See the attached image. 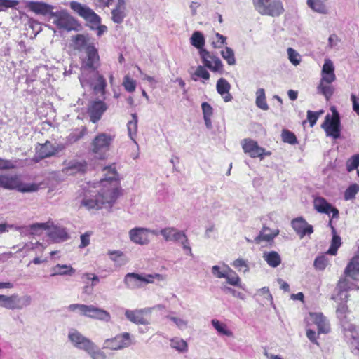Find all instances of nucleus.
I'll return each mask as SVG.
<instances>
[{"mask_svg": "<svg viewBox=\"0 0 359 359\" xmlns=\"http://www.w3.org/2000/svg\"><path fill=\"white\" fill-rule=\"evenodd\" d=\"M92 359H106V354L93 342L86 351Z\"/></svg>", "mask_w": 359, "mask_h": 359, "instance_id": "obj_42", "label": "nucleus"}, {"mask_svg": "<svg viewBox=\"0 0 359 359\" xmlns=\"http://www.w3.org/2000/svg\"><path fill=\"white\" fill-rule=\"evenodd\" d=\"M50 19L60 29L72 30L77 25L76 21L65 10L50 12Z\"/></svg>", "mask_w": 359, "mask_h": 359, "instance_id": "obj_11", "label": "nucleus"}, {"mask_svg": "<svg viewBox=\"0 0 359 359\" xmlns=\"http://www.w3.org/2000/svg\"><path fill=\"white\" fill-rule=\"evenodd\" d=\"M211 324L219 334L230 337L233 336V332L228 328L225 323H222L217 319H212L211 320Z\"/></svg>", "mask_w": 359, "mask_h": 359, "instance_id": "obj_38", "label": "nucleus"}, {"mask_svg": "<svg viewBox=\"0 0 359 359\" xmlns=\"http://www.w3.org/2000/svg\"><path fill=\"white\" fill-rule=\"evenodd\" d=\"M241 145L244 152L248 154L251 158H263L264 154H270V153L265 154V149L259 147L256 141L251 139H244L241 142Z\"/></svg>", "mask_w": 359, "mask_h": 359, "instance_id": "obj_19", "label": "nucleus"}, {"mask_svg": "<svg viewBox=\"0 0 359 359\" xmlns=\"http://www.w3.org/2000/svg\"><path fill=\"white\" fill-rule=\"evenodd\" d=\"M166 318L174 323L176 327L181 330H186L189 327V320L177 316H167Z\"/></svg>", "mask_w": 359, "mask_h": 359, "instance_id": "obj_44", "label": "nucleus"}, {"mask_svg": "<svg viewBox=\"0 0 359 359\" xmlns=\"http://www.w3.org/2000/svg\"><path fill=\"white\" fill-rule=\"evenodd\" d=\"M336 81L334 66L330 59H325L321 70V78L317 87L318 93L322 94L328 100L334 94V87L332 83Z\"/></svg>", "mask_w": 359, "mask_h": 359, "instance_id": "obj_2", "label": "nucleus"}, {"mask_svg": "<svg viewBox=\"0 0 359 359\" xmlns=\"http://www.w3.org/2000/svg\"><path fill=\"white\" fill-rule=\"evenodd\" d=\"M111 141L112 137L111 135L106 133L97 135L93 140L92 151L97 154L98 158H103L104 154L108 151Z\"/></svg>", "mask_w": 359, "mask_h": 359, "instance_id": "obj_13", "label": "nucleus"}, {"mask_svg": "<svg viewBox=\"0 0 359 359\" xmlns=\"http://www.w3.org/2000/svg\"><path fill=\"white\" fill-rule=\"evenodd\" d=\"M29 7L31 11L38 14H50L53 12V7L51 5L46 4L43 2H34L29 3Z\"/></svg>", "mask_w": 359, "mask_h": 359, "instance_id": "obj_31", "label": "nucleus"}, {"mask_svg": "<svg viewBox=\"0 0 359 359\" xmlns=\"http://www.w3.org/2000/svg\"><path fill=\"white\" fill-rule=\"evenodd\" d=\"M17 0H0V12L4 11L8 8H14L18 5Z\"/></svg>", "mask_w": 359, "mask_h": 359, "instance_id": "obj_58", "label": "nucleus"}, {"mask_svg": "<svg viewBox=\"0 0 359 359\" xmlns=\"http://www.w3.org/2000/svg\"><path fill=\"white\" fill-rule=\"evenodd\" d=\"M92 74L96 79L95 83H93L92 81H88L86 78H85L84 74L82 73L81 77L79 78L81 85L82 87L89 86L93 88L95 93H100L102 95H104L105 93V88L107 86V83L104 78L103 76L99 74L97 72H93Z\"/></svg>", "mask_w": 359, "mask_h": 359, "instance_id": "obj_16", "label": "nucleus"}, {"mask_svg": "<svg viewBox=\"0 0 359 359\" xmlns=\"http://www.w3.org/2000/svg\"><path fill=\"white\" fill-rule=\"evenodd\" d=\"M87 57L83 61L81 70L82 73L85 74L86 72L92 71L96 72V69L99 66L100 57L98 55L97 50L93 46H88L86 47Z\"/></svg>", "mask_w": 359, "mask_h": 359, "instance_id": "obj_14", "label": "nucleus"}, {"mask_svg": "<svg viewBox=\"0 0 359 359\" xmlns=\"http://www.w3.org/2000/svg\"><path fill=\"white\" fill-rule=\"evenodd\" d=\"M131 116L132 119L127 123L128 133L130 139L136 143L135 138L137 132L138 119L136 114H133Z\"/></svg>", "mask_w": 359, "mask_h": 359, "instance_id": "obj_40", "label": "nucleus"}, {"mask_svg": "<svg viewBox=\"0 0 359 359\" xmlns=\"http://www.w3.org/2000/svg\"><path fill=\"white\" fill-rule=\"evenodd\" d=\"M224 278L227 283L233 286H240L241 279L239 276L231 268L228 270Z\"/></svg>", "mask_w": 359, "mask_h": 359, "instance_id": "obj_48", "label": "nucleus"}, {"mask_svg": "<svg viewBox=\"0 0 359 359\" xmlns=\"http://www.w3.org/2000/svg\"><path fill=\"white\" fill-rule=\"evenodd\" d=\"M48 230V236L55 242H62L69 238V235L65 228L55 226L53 223V226Z\"/></svg>", "mask_w": 359, "mask_h": 359, "instance_id": "obj_27", "label": "nucleus"}, {"mask_svg": "<svg viewBox=\"0 0 359 359\" xmlns=\"http://www.w3.org/2000/svg\"><path fill=\"white\" fill-rule=\"evenodd\" d=\"M68 338L74 346L79 349L83 350L84 351H86L93 343L92 341L82 335L76 330H71L69 332Z\"/></svg>", "mask_w": 359, "mask_h": 359, "instance_id": "obj_22", "label": "nucleus"}, {"mask_svg": "<svg viewBox=\"0 0 359 359\" xmlns=\"http://www.w3.org/2000/svg\"><path fill=\"white\" fill-rule=\"evenodd\" d=\"M344 302H341L338 303V306L337 307L336 313L337 318L341 320V322L344 324L345 320L346 318V314L349 312L348 306L346 304L347 299H344ZM344 327H345V325H343ZM354 327L353 325H350L347 327L348 330H351ZM344 329H346V327H344Z\"/></svg>", "mask_w": 359, "mask_h": 359, "instance_id": "obj_32", "label": "nucleus"}, {"mask_svg": "<svg viewBox=\"0 0 359 359\" xmlns=\"http://www.w3.org/2000/svg\"><path fill=\"white\" fill-rule=\"evenodd\" d=\"M278 230H276L272 232L270 229L264 227L260 232L259 235L255 238V241L257 243H259L261 241H272L278 234Z\"/></svg>", "mask_w": 359, "mask_h": 359, "instance_id": "obj_41", "label": "nucleus"}, {"mask_svg": "<svg viewBox=\"0 0 359 359\" xmlns=\"http://www.w3.org/2000/svg\"><path fill=\"white\" fill-rule=\"evenodd\" d=\"M191 43L194 47L200 49V50L203 49V46L205 43V39L203 34L199 32H194L191 37Z\"/></svg>", "mask_w": 359, "mask_h": 359, "instance_id": "obj_46", "label": "nucleus"}, {"mask_svg": "<svg viewBox=\"0 0 359 359\" xmlns=\"http://www.w3.org/2000/svg\"><path fill=\"white\" fill-rule=\"evenodd\" d=\"M126 16V8L116 7L111 11V19L115 23H121Z\"/></svg>", "mask_w": 359, "mask_h": 359, "instance_id": "obj_45", "label": "nucleus"}, {"mask_svg": "<svg viewBox=\"0 0 359 359\" xmlns=\"http://www.w3.org/2000/svg\"><path fill=\"white\" fill-rule=\"evenodd\" d=\"M309 320L317 325L318 333L327 334L330 332V323L323 313H309Z\"/></svg>", "mask_w": 359, "mask_h": 359, "instance_id": "obj_23", "label": "nucleus"}, {"mask_svg": "<svg viewBox=\"0 0 359 359\" xmlns=\"http://www.w3.org/2000/svg\"><path fill=\"white\" fill-rule=\"evenodd\" d=\"M327 0H307V6L314 12L320 14H327L329 7L327 4Z\"/></svg>", "mask_w": 359, "mask_h": 359, "instance_id": "obj_30", "label": "nucleus"}, {"mask_svg": "<svg viewBox=\"0 0 359 359\" xmlns=\"http://www.w3.org/2000/svg\"><path fill=\"white\" fill-rule=\"evenodd\" d=\"M153 308H145L143 309L128 310L125 311L126 318L130 322L137 325H149V319L145 316L149 315Z\"/></svg>", "mask_w": 359, "mask_h": 359, "instance_id": "obj_15", "label": "nucleus"}, {"mask_svg": "<svg viewBox=\"0 0 359 359\" xmlns=\"http://www.w3.org/2000/svg\"><path fill=\"white\" fill-rule=\"evenodd\" d=\"M160 234L165 241L180 243L183 249L188 251L189 255H192L189 239L183 231H180L175 227H166L160 231Z\"/></svg>", "mask_w": 359, "mask_h": 359, "instance_id": "obj_9", "label": "nucleus"}, {"mask_svg": "<svg viewBox=\"0 0 359 359\" xmlns=\"http://www.w3.org/2000/svg\"><path fill=\"white\" fill-rule=\"evenodd\" d=\"M281 136L284 142H287L290 144H294L297 142V137L294 134L287 130H283Z\"/></svg>", "mask_w": 359, "mask_h": 359, "instance_id": "obj_54", "label": "nucleus"}, {"mask_svg": "<svg viewBox=\"0 0 359 359\" xmlns=\"http://www.w3.org/2000/svg\"><path fill=\"white\" fill-rule=\"evenodd\" d=\"M351 100L353 104V110L359 116V98L355 95L352 94Z\"/></svg>", "mask_w": 359, "mask_h": 359, "instance_id": "obj_64", "label": "nucleus"}, {"mask_svg": "<svg viewBox=\"0 0 359 359\" xmlns=\"http://www.w3.org/2000/svg\"><path fill=\"white\" fill-rule=\"evenodd\" d=\"M313 205L318 212L327 215L332 213V219L339 217V210L323 197L316 198L313 201Z\"/></svg>", "mask_w": 359, "mask_h": 359, "instance_id": "obj_21", "label": "nucleus"}, {"mask_svg": "<svg viewBox=\"0 0 359 359\" xmlns=\"http://www.w3.org/2000/svg\"><path fill=\"white\" fill-rule=\"evenodd\" d=\"M229 269V267L227 265H224L223 267L215 265L212 267V273L217 278H224Z\"/></svg>", "mask_w": 359, "mask_h": 359, "instance_id": "obj_49", "label": "nucleus"}, {"mask_svg": "<svg viewBox=\"0 0 359 359\" xmlns=\"http://www.w3.org/2000/svg\"><path fill=\"white\" fill-rule=\"evenodd\" d=\"M199 54L204 67H206L212 72H222L223 65L220 59L211 54L205 49H201Z\"/></svg>", "mask_w": 359, "mask_h": 359, "instance_id": "obj_17", "label": "nucleus"}, {"mask_svg": "<svg viewBox=\"0 0 359 359\" xmlns=\"http://www.w3.org/2000/svg\"><path fill=\"white\" fill-rule=\"evenodd\" d=\"M156 233L154 231H150L149 229L137 227L129 231L128 235L130 241L136 244L144 245H147L150 240L149 233Z\"/></svg>", "mask_w": 359, "mask_h": 359, "instance_id": "obj_18", "label": "nucleus"}, {"mask_svg": "<svg viewBox=\"0 0 359 359\" xmlns=\"http://www.w3.org/2000/svg\"><path fill=\"white\" fill-rule=\"evenodd\" d=\"M9 229H15V231H19L22 236H26L28 235H31L29 225L18 226H15L13 224H11V225H9Z\"/></svg>", "mask_w": 359, "mask_h": 359, "instance_id": "obj_59", "label": "nucleus"}, {"mask_svg": "<svg viewBox=\"0 0 359 359\" xmlns=\"http://www.w3.org/2000/svg\"><path fill=\"white\" fill-rule=\"evenodd\" d=\"M70 7L89 23V26L92 29L97 30V35L98 36H100L107 32V27L100 25V18L90 8L77 1H72Z\"/></svg>", "mask_w": 359, "mask_h": 359, "instance_id": "obj_3", "label": "nucleus"}, {"mask_svg": "<svg viewBox=\"0 0 359 359\" xmlns=\"http://www.w3.org/2000/svg\"><path fill=\"white\" fill-rule=\"evenodd\" d=\"M53 226V221L48 220L44 223H35L29 225L31 235L39 236L43 230L50 229Z\"/></svg>", "mask_w": 359, "mask_h": 359, "instance_id": "obj_37", "label": "nucleus"}, {"mask_svg": "<svg viewBox=\"0 0 359 359\" xmlns=\"http://www.w3.org/2000/svg\"><path fill=\"white\" fill-rule=\"evenodd\" d=\"M108 254L112 261L118 262L119 264H124L127 262V260L123 257L124 255L121 251H109Z\"/></svg>", "mask_w": 359, "mask_h": 359, "instance_id": "obj_52", "label": "nucleus"}, {"mask_svg": "<svg viewBox=\"0 0 359 359\" xmlns=\"http://www.w3.org/2000/svg\"><path fill=\"white\" fill-rule=\"evenodd\" d=\"M32 303V297L28 294L20 297L17 294L11 296L0 294V307L10 310H21Z\"/></svg>", "mask_w": 359, "mask_h": 359, "instance_id": "obj_8", "label": "nucleus"}, {"mask_svg": "<svg viewBox=\"0 0 359 359\" xmlns=\"http://www.w3.org/2000/svg\"><path fill=\"white\" fill-rule=\"evenodd\" d=\"M72 42L74 49L79 50H86V47L91 46L88 44V38L83 34H77L72 37Z\"/></svg>", "mask_w": 359, "mask_h": 359, "instance_id": "obj_39", "label": "nucleus"}, {"mask_svg": "<svg viewBox=\"0 0 359 359\" xmlns=\"http://www.w3.org/2000/svg\"><path fill=\"white\" fill-rule=\"evenodd\" d=\"M292 226L301 238H303L306 234H311L313 231V226L308 224L302 217L293 219Z\"/></svg>", "mask_w": 359, "mask_h": 359, "instance_id": "obj_25", "label": "nucleus"}, {"mask_svg": "<svg viewBox=\"0 0 359 359\" xmlns=\"http://www.w3.org/2000/svg\"><path fill=\"white\" fill-rule=\"evenodd\" d=\"M194 75L203 78L205 80H208L210 79V74L205 69L204 66L199 65L197 67Z\"/></svg>", "mask_w": 359, "mask_h": 359, "instance_id": "obj_60", "label": "nucleus"}, {"mask_svg": "<svg viewBox=\"0 0 359 359\" xmlns=\"http://www.w3.org/2000/svg\"><path fill=\"white\" fill-rule=\"evenodd\" d=\"M154 279H157L158 280H164L163 276L158 273L138 274L135 273H128L125 276L123 281L127 287L130 289H135L142 287L143 283H153L154 282Z\"/></svg>", "mask_w": 359, "mask_h": 359, "instance_id": "obj_7", "label": "nucleus"}, {"mask_svg": "<svg viewBox=\"0 0 359 359\" xmlns=\"http://www.w3.org/2000/svg\"><path fill=\"white\" fill-rule=\"evenodd\" d=\"M203 116H212V107L208 102H203L201 104Z\"/></svg>", "mask_w": 359, "mask_h": 359, "instance_id": "obj_63", "label": "nucleus"}, {"mask_svg": "<svg viewBox=\"0 0 359 359\" xmlns=\"http://www.w3.org/2000/svg\"><path fill=\"white\" fill-rule=\"evenodd\" d=\"M256 105L262 110H268L269 106L266 102L265 92L263 88H259L256 92Z\"/></svg>", "mask_w": 359, "mask_h": 359, "instance_id": "obj_43", "label": "nucleus"}, {"mask_svg": "<svg viewBox=\"0 0 359 359\" xmlns=\"http://www.w3.org/2000/svg\"><path fill=\"white\" fill-rule=\"evenodd\" d=\"M132 337L128 332L118 334L114 338L104 341V348L116 351L127 348L133 344Z\"/></svg>", "mask_w": 359, "mask_h": 359, "instance_id": "obj_12", "label": "nucleus"}, {"mask_svg": "<svg viewBox=\"0 0 359 359\" xmlns=\"http://www.w3.org/2000/svg\"><path fill=\"white\" fill-rule=\"evenodd\" d=\"M350 288V283L346 277L341 278L336 287V290L338 291L339 294L337 297L333 296L332 299L336 302H338L339 299L341 300L342 299H348V295L346 292Z\"/></svg>", "mask_w": 359, "mask_h": 359, "instance_id": "obj_28", "label": "nucleus"}, {"mask_svg": "<svg viewBox=\"0 0 359 359\" xmlns=\"http://www.w3.org/2000/svg\"><path fill=\"white\" fill-rule=\"evenodd\" d=\"M358 191L359 185L357 184H353L350 185L345 191L344 198L346 201L353 199L355 198Z\"/></svg>", "mask_w": 359, "mask_h": 359, "instance_id": "obj_51", "label": "nucleus"}, {"mask_svg": "<svg viewBox=\"0 0 359 359\" xmlns=\"http://www.w3.org/2000/svg\"><path fill=\"white\" fill-rule=\"evenodd\" d=\"M359 166V154H355L351 156L346 162V170L351 172Z\"/></svg>", "mask_w": 359, "mask_h": 359, "instance_id": "obj_53", "label": "nucleus"}, {"mask_svg": "<svg viewBox=\"0 0 359 359\" xmlns=\"http://www.w3.org/2000/svg\"><path fill=\"white\" fill-rule=\"evenodd\" d=\"M36 158L43 159L52 156L59 151V149L54 147L49 141L44 144H39L36 148Z\"/></svg>", "mask_w": 359, "mask_h": 359, "instance_id": "obj_24", "label": "nucleus"}, {"mask_svg": "<svg viewBox=\"0 0 359 359\" xmlns=\"http://www.w3.org/2000/svg\"><path fill=\"white\" fill-rule=\"evenodd\" d=\"M344 274L353 280H359V257H354L345 269Z\"/></svg>", "mask_w": 359, "mask_h": 359, "instance_id": "obj_29", "label": "nucleus"}, {"mask_svg": "<svg viewBox=\"0 0 359 359\" xmlns=\"http://www.w3.org/2000/svg\"><path fill=\"white\" fill-rule=\"evenodd\" d=\"M107 104L101 100H95L90 102L88 107V113L93 123L97 122L107 110Z\"/></svg>", "mask_w": 359, "mask_h": 359, "instance_id": "obj_20", "label": "nucleus"}, {"mask_svg": "<svg viewBox=\"0 0 359 359\" xmlns=\"http://www.w3.org/2000/svg\"><path fill=\"white\" fill-rule=\"evenodd\" d=\"M287 52L291 63L294 65H298L300 63V55L292 48H288Z\"/></svg>", "mask_w": 359, "mask_h": 359, "instance_id": "obj_55", "label": "nucleus"}, {"mask_svg": "<svg viewBox=\"0 0 359 359\" xmlns=\"http://www.w3.org/2000/svg\"><path fill=\"white\" fill-rule=\"evenodd\" d=\"M0 187L5 189H16L20 192L36 191L39 186L35 183L24 184L15 175L4 174L0 175Z\"/></svg>", "mask_w": 359, "mask_h": 359, "instance_id": "obj_4", "label": "nucleus"}, {"mask_svg": "<svg viewBox=\"0 0 359 359\" xmlns=\"http://www.w3.org/2000/svg\"><path fill=\"white\" fill-rule=\"evenodd\" d=\"M50 276H72L75 273V269L70 265L57 264L51 269Z\"/></svg>", "mask_w": 359, "mask_h": 359, "instance_id": "obj_33", "label": "nucleus"}, {"mask_svg": "<svg viewBox=\"0 0 359 359\" xmlns=\"http://www.w3.org/2000/svg\"><path fill=\"white\" fill-rule=\"evenodd\" d=\"M105 177L100 181L102 189L96 195L85 196L81 201V205L87 210H99L104 205H111L115 203L120 194V190L116 187L118 173L113 165L106 167Z\"/></svg>", "mask_w": 359, "mask_h": 359, "instance_id": "obj_1", "label": "nucleus"}, {"mask_svg": "<svg viewBox=\"0 0 359 359\" xmlns=\"http://www.w3.org/2000/svg\"><path fill=\"white\" fill-rule=\"evenodd\" d=\"M123 86L128 92H133L136 88V82L128 76H126L123 79Z\"/></svg>", "mask_w": 359, "mask_h": 359, "instance_id": "obj_57", "label": "nucleus"}, {"mask_svg": "<svg viewBox=\"0 0 359 359\" xmlns=\"http://www.w3.org/2000/svg\"><path fill=\"white\" fill-rule=\"evenodd\" d=\"M233 266L239 270H241L242 268H244V272H246L249 270V267L247 264V262L243 259H236L233 262Z\"/></svg>", "mask_w": 359, "mask_h": 359, "instance_id": "obj_62", "label": "nucleus"}, {"mask_svg": "<svg viewBox=\"0 0 359 359\" xmlns=\"http://www.w3.org/2000/svg\"><path fill=\"white\" fill-rule=\"evenodd\" d=\"M255 9L262 15L278 17L285 11L281 0H252Z\"/></svg>", "mask_w": 359, "mask_h": 359, "instance_id": "obj_6", "label": "nucleus"}, {"mask_svg": "<svg viewBox=\"0 0 359 359\" xmlns=\"http://www.w3.org/2000/svg\"><path fill=\"white\" fill-rule=\"evenodd\" d=\"M68 310L70 311L79 310L81 315L107 323L111 320V315L108 311L93 305L72 304L68 306Z\"/></svg>", "mask_w": 359, "mask_h": 359, "instance_id": "obj_5", "label": "nucleus"}, {"mask_svg": "<svg viewBox=\"0 0 359 359\" xmlns=\"http://www.w3.org/2000/svg\"><path fill=\"white\" fill-rule=\"evenodd\" d=\"M329 225L332 229L333 237L331 245L329 250H327V253L329 255H335L337 254L338 248L341 245V238L337 235L336 230L334 227L332 225V220L330 221Z\"/></svg>", "mask_w": 359, "mask_h": 359, "instance_id": "obj_36", "label": "nucleus"}, {"mask_svg": "<svg viewBox=\"0 0 359 359\" xmlns=\"http://www.w3.org/2000/svg\"><path fill=\"white\" fill-rule=\"evenodd\" d=\"M327 136L338 139L341 135V124L339 113L333 109L332 115L327 114L324 122L321 125Z\"/></svg>", "mask_w": 359, "mask_h": 359, "instance_id": "obj_10", "label": "nucleus"}, {"mask_svg": "<svg viewBox=\"0 0 359 359\" xmlns=\"http://www.w3.org/2000/svg\"><path fill=\"white\" fill-rule=\"evenodd\" d=\"M221 55L222 57L226 60L227 63L229 65H233L236 63V59L234 57V52L233 50L229 48L226 47L222 52Z\"/></svg>", "mask_w": 359, "mask_h": 359, "instance_id": "obj_50", "label": "nucleus"}, {"mask_svg": "<svg viewBox=\"0 0 359 359\" xmlns=\"http://www.w3.org/2000/svg\"><path fill=\"white\" fill-rule=\"evenodd\" d=\"M322 113H323L322 111L313 112V111H310V110H309L307 111V119H308V121L310 123L311 127H313L316 124V121H317V120L318 118L319 115L320 114H322Z\"/></svg>", "mask_w": 359, "mask_h": 359, "instance_id": "obj_61", "label": "nucleus"}, {"mask_svg": "<svg viewBox=\"0 0 359 359\" xmlns=\"http://www.w3.org/2000/svg\"><path fill=\"white\" fill-rule=\"evenodd\" d=\"M170 346L180 353H184L188 351L187 342L178 337H175L170 339Z\"/></svg>", "mask_w": 359, "mask_h": 359, "instance_id": "obj_34", "label": "nucleus"}, {"mask_svg": "<svg viewBox=\"0 0 359 359\" xmlns=\"http://www.w3.org/2000/svg\"><path fill=\"white\" fill-rule=\"evenodd\" d=\"M328 259L325 255H322L316 258L314 261V266L316 269L324 270L328 264Z\"/></svg>", "mask_w": 359, "mask_h": 359, "instance_id": "obj_56", "label": "nucleus"}, {"mask_svg": "<svg viewBox=\"0 0 359 359\" xmlns=\"http://www.w3.org/2000/svg\"><path fill=\"white\" fill-rule=\"evenodd\" d=\"M86 168V163L85 161H70L65 163L62 172L68 175H75L80 172H84Z\"/></svg>", "mask_w": 359, "mask_h": 359, "instance_id": "obj_26", "label": "nucleus"}, {"mask_svg": "<svg viewBox=\"0 0 359 359\" xmlns=\"http://www.w3.org/2000/svg\"><path fill=\"white\" fill-rule=\"evenodd\" d=\"M216 88L218 93L224 95L229 92L231 86L225 79L221 78L217 81Z\"/></svg>", "mask_w": 359, "mask_h": 359, "instance_id": "obj_47", "label": "nucleus"}, {"mask_svg": "<svg viewBox=\"0 0 359 359\" xmlns=\"http://www.w3.org/2000/svg\"><path fill=\"white\" fill-rule=\"evenodd\" d=\"M263 259L273 268L277 267L281 263V257L276 251L264 252L263 253Z\"/></svg>", "mask_w": 359, "mask_h": 359, "instance_id": "obj_35", "label": "nucleus"}]
</instances>
